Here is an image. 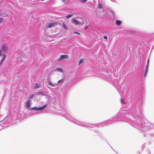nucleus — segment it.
Returning a JSON list of instances; mask_svg holds the SVG:
<instances>
[{
    "instance_id": "22",
    "label": "nucleus",
    "mask_w": 154,
    "mask_h": 154,
    "mask_svg": "<svg viewBox=\"0 0 154 154\" xmlns=\"http://www.w3.org/2000/svg\"><path fill=\"white\" fill-rule=\"evenodd\" d=\"M147 65H149V60L148 59L147 60Z\"/></svg>"
},
{
    "instance_id": "20",
    "label": "nucleus",
    "mask_w": 154,
    "mask_h": 154,
    "mask_svg": "<svg viewBox=\"0 0 154 154\" xmlns=\"http://www.w3.org/2000/svg\"><path fill=\"white\" fill-rule=\"evenodd\" d=\"M34 95L33 94H32V95H31L30 96H29V99H31V98H32L33 97H34Z\"/></svg>"
},
{
    "instance_id": "6",
    "label": "nucleus",
    "mask_w": 154,
    "mask_h": 154,
    "mask_svg": "<svg viewBox=\"0 0 154 154\" xmlns=\"http://www.w3.org/2000/svg\"><path fill=\"white\" fill-rule=\"evenodd\" d=\"M36 94L37 95H41L42 96L45 95V92L43 91L37 92L36 93Z\"/></svg>"
},
{
    "instance_id": "16",
    "label": "nucleus",
    "mask_w": 154,
    "mask_h": 154,
    "mask_svg": "<svg viewBox=\"0 0 154 154\" xmlns=\"http://www.w3.org/2000/svg\"><path fill=\"white\" fill-rule=\"evenodd\" d=\"M98 8H103L102 5L101 4H99L98 5Z\"/></svg>"
},
{
    "instance_id": "9",
    "label": "nucleus",
    "mask_w": 154,
    "mask_h": 154,
    "mask_svg": "<svg viewBox=\"0 0 154 154\" xmlns=\"http://www.w3.org/2000/svg\"><path fill=\"white\" fill-rule=\"evenodd\" d=\"M5 57H6V55L4 54H3V57H2V58L1 60V62L0 64H2V62L5 59Z\"/></svg>"
},
{
    "instance_id": "2",
    "label": "nucleus",
    "mask_w": 154,
    "mask_h": 154,
    "mask_svg": "<svg viewBox=\"0 0 154 154\" xmlns=\"http://www.w3.org/2000/svg\"><path fill=\"white\" fill-rule=\"evenodd\" d=\"M31 100H26V106L27 108H29V109H28V110L29 111L31 109L35 110L36 111L41 110L45 109L47 106V104H45L43 106L39 107H34L29 108V107L30 106V105L31 104Z\"/></svg>"
},
{
    "instance_id": "28",
    "label": "nucleus",
    "mask_w": 154,
    "mask_h": 154,
    "mask_svg": "<svg viewBox=\"0 0 154 154\" xmlns=\"http://www.w3.org/2000/svg\"><path fill=\"white\" fill-rule=\"evenodd\" d=\"M62 0L63 2H65V0Z\"/></svg>"
},
{
    "instance_id": "17",
    "label": "nucleus",
    "mask_w": 154,
    "mask_h": 154,
    "mask_svg": "<svg viewBox=\"0 0 154 154\" xmlns=\"http://www.w3.org/2000/svg\"><path fill=\"white\" fill-rule=\"evenodd\" d=\"M82 62H83V60L82 59L80 60L79 61V65Z\"/></svg>"
},
{
    "instance_id": "14",
    "label": "nucleus",
    "mask_w": 154,
    "mask_h": 154,
    "mask_svg": "<svg viewBox=\"0 0 154 154\" xmlns=\"http://www.w3.org/2000/svg\"><path fill=\"white\" fill-rule=\"evenodd\" d=\"M57 71H60V72H63V70L62 69L60 68H58L57 69Z\"/></svg>"
},
{
    "instance_id": "8",
    "label": "nucleus",
    "mask_w": 154,
    "mask_h": 154,
    "mask_svg": "<svg viewBox=\"0 0 154 154\" xmlns=\"http://www.w3.org/2000/svg\"><path fill=\"white\" fill-rule=\"evenodd\" d=\"M68 55L63 54L60 56L59 58V59L61 60L63 58H67L68 57Z\"/></svg>"
},
{
    "instance_id": "13",
    "label": "nucleus",
    "mask_w": 154,
    "mask_h": 154,
    "mask_svg": "<svg viewBox=\"0 0 154 154\" xmlns=\"http://www.w3.org/2000/svg\"><path fill=\"white\" fill-rule=\"evenodd\" d=\"M73 14H70L68 16H66V17L67 18V19H69L73 16Z\"/></svg>"
},
{
    "instance_id": "10",
    "label": "nucleus",
    "mask_w": 154,
    "mask_h": 154,
    "mask_svg": "<svg viewBox=\"0 0 154 154\" xmlns=\"http://www.w3.org/2000/svg\"><path fill=\"white\" fill-rule=\"evenodd\" d=\"M121 23V21L119 20H116V23L118 25H120Z\"/></svg>"
},
{
    "instance_id": "15",
    "label": "nucleus",
    "mask_w": 154,
    "mask_h": 154,
    "mask_svg": "<svg viewBox=\"0 0 154 154\" xmlns=\"http://www.w3.org/2000/svg\"><path fill=\"white\" fill-rule=\"evenodd\" d=\"M63 26L65 29H67V26L66 25V24H65V23H63Z\"/></svg>"
},
{
    "instance_id": "4",
    "label": "nucleus",
    "mask_w": 154,
    "mask_h": 154,
    "mask_svg": "<svg viewBox=\"0 0 154 154\" xmlns=\"http://www.w3.org/2000/svg\"><path fill=\"white\" fill-rule=\"evenodd\" d=\"M72 23L75 24L76 25H78L79 24H80L81 25H82V23H81L80 22L76 20L73 19L72 20Z\"/></svg>"
},
{
    "instance_id": "19",
    "label": "nucleus",
    "mask_w": 154,
    "mask_h": 154,
    "mask_svg": "<svg viewBox=\"0 0 154 154\" xmlns=\"http://www.w3.org/2000/svg\"><path fill=\"white\" fill-rule=\"evenodd\" d=\"M121 103L122 104V103L125 104V102H124V101L122 99H121Z\"/></svg>"
},
{
    "instance_id": "1",
    "label": "nucleus",
    "mask_w": 154,
    "mask_h": 154,
    "mask_svg": "<svg viewBox=\"0 0 154 154\" xmlns=\"http://www.w3.org/2000/svg\"><path fill=\"white\" fill-rule=\"evenodd\" d=\"M142 116L140 107H138L137 110L133 116H131L127 113L123 112L121 114L120 116L117 114L113 118L98 124L92 125L88 123V128H94L96 127H102L108 124L116 122L118 121H126L129 122L131 126L136 127L143 133L144 137H146L147 139L150 140H154V132L150 134L149 132L154 127V125L151 123L146 119H141Z\"/></svg>"
},
{
    "instance_id": "12",
    "label": "nucleus",
    "mask_w": 154,
    "mask_h": 154,
    "mask_svg": "<svg viewBox=\"0 0 154 154\" xmlns=\"http://www.w3.org/2000/svg\"><path fill=\"white\" fill-rule=\"evenodd\" d=\"M35 89H36V88H39V87L40 85L38 84L37 83H36L35 84Z\"/></svg>"
},
{
    "instance_id": "5",
    "label": "nucleus",
    "mask_w": 154,
    "mask_h": 154,
    "mask_svg": "<svg viewBox=\"0 0 154 154\" xmlns=\"http://www.w3.org/2000/svg\"><path fill=\"white\" fill-rule=\"evenodd\" d=\"M57 24L56 23H52L50 24L49 25L47 26V27L48 28H51L53 27H54L55 26H56Z\"/></svg>"
},
{
    "instance_id": "29",
    "label": "nucleus",
    "mask_w": 154,
    "mask_h": 154,
    "mask_svg": "<svg viewBox=\"0 0 154 154\" xmlns=\"http://www.w3.org/2000/svg\"><path fill=\"white\" fill-rule=\"evenodd\" d=\"M87 26L85 28V29H86V28H87Z\"/></svg>"
},
{
    "instance_id": "11",
    "label": "nucleus",
    "mask_w": 154,
    "mask_h": 154,
    "mask_svg": "<svg viewBox=\"0 0 154 154\" xmlns=\"http://www.w3.org/2000/svg\"><path fill=\"white\" fill-rule=\"evenodd\" d=\"M48 85H49L51 86L55 87L56 86L55 84H53L50 81H49L48 82Z\"/></svg>"
},
{
    "instance_id": "26",
    "label": "nucleus",
    "mask_w": 154,
    "mask_h": 154,
    "mask_svg": "<svg viewBox=\"0 0 154 154\" xmlns=\"http://www.w3.org/2000/svg\"><path fill=\"white\" fill-rule=\"evenodd\" d=\"M95 132H96L97 134H99V132L98 131H96Z\"/></svg>"
},
{
    "instance_id": "23",
    "label": "nucleus",
    "mask_w": 154,
    "mask_h": 154,
    "mask_svg": "<svg viewBox=\"0 0 154 154\" xmlns=\"http://www.w3.org/2000/svg\"><path fill=\"white\" fill-rule=\"evenodd\" d=\"M85 1H86V0H81V2H85Z\"/></svg>"
},
{
    "instance_id": "25",
    "label": "nucleus",
    "mask_w": 154,
    "mask_h": 154,
    "mask_svg": "<svg viewBox=\"0 0 154 154\" xmlns=\"http://www.w3.org/2000/svg\"><path fill=\"white\" fill-rule=\"evenodd\" d=\"M74 32L78 34L79 35H80V34H79V33L78 32Z\"/></svg>"
},
{
    "instance_id": "21",
    "label": "nucleus",
    "mask_w": 154,
    "mask_h": 154,
    "mask_svg": "<svg viewBox=\"0 0 154 154\" xmlns=\"http://www.w3.org/2000/svg\"><path fill=\"white\" fill-rule=\"evenodd\" d=\"M62 81V80H60L58 81V83H60V82H61Z\"/></svg>"
},
{
    "instance_id": "7",
    "label": "nucleus",
    "mask_w": 154,
    "mask_h": 154,
    "mask_svg": "<svg viewBox=\"0 0 154 154\" xmlns=\"http://www.w3.org/2000/svg\"><path fill=\"white\" fill-rule=\"evenodd\" d=\"M149 67V65H146V69H145V73H144V76L145 77L146 76V74L148 71Z\"/></svg>"
},
{
    "instance_id": "24",
    "label": "nucleus",
    "mask_w": 154,
    "mask_h": 154,
    "mask_svg": "<svg viewBox=\"0 0 154 154\" xmlns=\"http://www.w3.org/2000/svg\"><path fill=\"white\" fill-rule=\"evenodd\" d=\"M104 38H107V37L106 36H104Z\"/></svg>"
},
{
    "instance_id": "27",
    "label": "nucleus",
    "mask_w": 154,
    "mask_h": 154,
    "mask_svg": "<svg viewBox=\"0 0 154 154\" xmlns=\"http://www.w3.org/2000/svg\"><path fill=\"white\" fill-rule=\"evenodd\" d=\"M17 60H18V61H20V59H17Z\"/></svg>"
},
{
    "instance_id": "3",
    "label": "nucleus",
    "mask_w": 154,
    "mask_h": 154,
    "mask_svg": "<svg viewBox=\"0 0 154 154\" xmlns=\"http://www.w3.org/2000/svg\"><path fill=\"white\" fill-rule=\"evenodd\" d=\"M2 49H0V55L2 56V51H3L4 52H6L8 49V47L7 46L3 44L1 46Z\"/></svg>"
},
{
    "instance_id": "18",
    "label": "nucleus",
    "mask_w": 154,
    "mask_h": 154,
    "mask_svg": "<svg viewBox=\"0 0 154 154\" xmlns=\"http://www.w3.org/2000/svg\"><path fill=\"white\" fill-rule=\"evenodd\" d=\"M3 21V19L1 18H0V23H2Z\"/></svg>"
}]
</instances>
